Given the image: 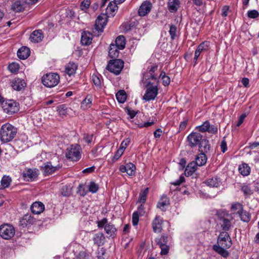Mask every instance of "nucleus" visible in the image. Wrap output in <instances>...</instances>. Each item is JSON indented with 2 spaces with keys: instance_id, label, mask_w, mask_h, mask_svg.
Segmentation results:
<instances>
[{
  "instance_id": "nucleus-30",
  "label": "nucleus",
  "mask_w": 259,
  "mask_h": 259,
  "mask_svg": "<svg viewBox=\"0 0 259 259\" xmlns=\"http://www.w3.org/2000/svg\"><path fill=\"white\" fill-rule=\"evenodd\" d=\"M93 97L91 95H88L81 103V108L85 110L92 105Z\"/></svg>"
},
{
  "instance_id": "nucleus-37",
  "label": "nucleus",
  "mask_w": 259,
  "mask_h": 259,
  "mask_svg": "<svg viewBox=\"0 0 259 259\" xmlns=\"http://www.w3.org/2000/svg\"><path fill=\"white\" fill-rule=\"evenodd\" d=\"M116 4L114 1V3L110 2L109 3L106 10V14L112 17L114 16V13L117 10Z\"/></svg>"
},
{
  "instance_id": "nucleus-8",
  "label": "nucleus",
  "mask_w": 259,
  "mask_h": 259,
  "mask_svg": "<svg viewBox=\"0 0 259 259\" xmlns=\"http://www.w3.org/2000/svg\"><path fill=\"white\" fill-rule=\"evenodd\" d=\"M2 108L4 111L9 114L17 112L19 110V105L16 101L10 100L2 102Z\"/></svg>"
},
{
  "instance_id": "nucleus-59",
  "label": "nucleus",
  "mask_w": 259,
  "mask_h": 259,
  "mask_svg": "<svg viewBox=\"0 0 259 259\" xmlns=\"http://www.w3.org/2000/svg\"><path fill=\"white\" fill-rule=\"evenodd\" d=\"M220 146L222 152L225 153L227 150V145L225 138H224L223 140L222 141Z\"/></svg>"
},
{
  "instance_id": "nucleus-22",
  "label": "nucleus",
  "mask_w": 259,
  "mask_h": 259,
  "mask_svg": "<svg viewBox=\"0 0 259 259\" xmlns=\"http://www.w3.org/2000/svg\"><path fill=\"white\" fill-rule=\"evenodd\" d=\"M255 184L253 182L251 184L244 183L242 185L241 189L245 196H248L253 194Z\"/></svg>"
},
{
  "instance_id": "nucleus-12",
  "label": "nucleus",
  "mask_w": 259,
  "mask_h": 259,
  "mask_svg": "<svg viewBox=\"0 0 259 259\" xmlns=\"http://www.w3.org/2000/svg\"><path fill=\"white\" fill-rule=\"evenodd\" d=\"M203 139V136L198 132H192L187 137L189 145L191 147L198 145Z\"/></svg>"
},
{
  "instance_id": "nucleus-47",
  "label": "nucleus",
  "mask_w": 259,
  "mask_h": 259,
  "mask_svg": "<svg viewBox=\"0 0 259 259\" xmlns=\"http://www.w3.org/2000/svg\"><path fill=\"white\" fill-rule=\"evenodd\" d=\"M126 172L129 176H133L135 174L136 166L132 163H128L126 164Z\"/></svg>"
},
{
  "instance_id": "nucleus-63",
  "label": "nucleus",
  "mask_w": 259,
  "mask_h": 259,
  "mask_svg": "<svg viewBox=\"0 0 259 259\" xmlns=\"http://www.w3.org/2000/svg\"><path fill=\"white\" fill-rule=\"evenodd\" d=\"M185 181V178L181 176L180 177L179 179L176 181H175L174 182L172 183V184L175 186L179 185L181 184H182L183 182H184Z\"/></svg>"
},
{
  "instance_id": "nucleus-58",
  "label": "nucleus",
  "mask_w": 259,
  "mask_h": 259,
  "mask_svg": "<svg viewBox=\"0 0 259 259\" xmlns=\"http://www.w3.org/2000/svg\"><path fill=\"white\" fill-rule=\"evenodd\" d=\"M156 241L159 245L166 244L167 237L166 236H162L160 238L156 239Z\"/></svg>"
},
{
  "instance_id": "nucleus-5",
  "label": "nucleus",
  "mask_w": 259,
  "mask_h": 259,
  "mask_svg": "<svg viewBox=\"0 0 259 259\" xmlns=\"http://www.w3.org/2000/svg\"><path fill=\"white\" fill-rule=\"evenodd\" d=\"M60 77L55 73H50L44 75L41 78L42 84L48 88H52L58 84Z\"/></svg>"
},
{
  "instance_id": "nucleus-48",
  "label": "nucleus",
  "mask_w": 259,
  "mask_h": 259,
  "mask_svg": "<svg viewBox=\"0 0 259 259\" xmlns=\"http://www.w3.org/2000/svg\"><path fill=\"white\" fill-rule=\"evenodd\" d=\"M11 182V178L8 176H4L1 180V188H6L9 186Z\"/></svg>"
},
{
  "instance_id": "nucleus-2",
  "label": "nucleus",
  "mask_w": 259,
  "mask_h": 259,
  "mask_svg": "<svg viewBox=\"0 0 259 259\" xmlns=\"http://www.w3.org/2000/svg\"><path fill=\"white\" fill-rule=\"evenodd\" d=\"M146 84L147 88L146 93L143 97V99L146 101H150L155 99L158 93L157 85L158 82H144Z\"/></svg>"
},
{
  "instance_id": "nucleus-52",
  "label": "nucleus",
  "mask_w": 259,
  "mask_h": 259,
  "mask_svg": "<svg viewBox=\"0 0 259 259\" xmlns=\"http://www.w3.org/2000/svg\"><path fill=\"white\" fill-rule=\"evenodd\" d=\"M247 16L249 18L255 19L259 16V13L255 10H250L247 12Z\"/></svg>"
},
{
  "instance_id": "nucleus-32",
  "label": "nucleus",
  "mask_w": 259,
  "mask_h": 259,
  "mask_svg": "<svg viewBox=\"0 0 259 259\" xmlns=\"http://www.w3.org/2000/svg\"><path fill=\"white\" fill-rule=\"evenodd\" d=\"M205 184L210 187H218L221 185V182L218 177H214L208 179Z\"/></svg>"
},
{
  "instance_id": "nucleus-27",
  "label": "nucleus",
  "mask_w": 259,
  "mask_h": 259,
  "mask_svg": "<svg viewBox=\"0 0 259 259\" xmlns=\"http://www.w3.org/2000/svg\"><path fill=\"white\" fill-rule=\"evenodd\" d=\"M169 205V198L165 195L162 196L158 202L157 206L161 210L164 211L166 209V207Z\"/></svg>"
},
{
  "instance_id": "nucleus-6",
  "label": "nucleus",
  "mask_w": 259,
  "mask_h": 259,
  "mask_svg": "<svg viewBox=\"0 0 259 259\" xmlns=\"http://www.w3.org/2000/svg\"><path fill=\"white\" fill-rule=\"evenodd\" d=\"M80 153L81 148L79 145L78 144L71 145L67 149L66 157L71 161H77L80 158Z\"/></svg>"
},
{
  "instance_id": "nucleus-46",
  "label": "nucleus",
  "mask_w": 259,
  "mask_h": 259,
  "mask_svg": "<svg viewBox=\"0 0 259 259\" xmlns=\"http://www.w3.org/2000/svg\"><path fill=\"white\" fill-rule=\"evenodd\" d=\"M116 97L119 102L123 103L126 100V95L124 91L120 90L116 93Z\"/></svg>"
},
{
  "instance_id": "nucleus-41",
  "label": "nucleus",
  "mask_w": 259,
  "mask_h": 259,
  "mask_svg": "<svg viewBox=\"0 0 259 259\" xmlns=\"http://www.w3.org/2000/svg\"><path fill=\"white\" fill-rule=\"evenodd\" d=\"M239 172L243 176H247L249 175L250 168L246 163H243L240 165L238 168Z\"/></svg>"
},
{
  "instance_id": "nucleus-29",
  "label": "nucleus",
  "mask_w": 259,
  "mask_h": 259,
  "mask_svg": "<svg viewBox=\"0 0 259 259\" xmlns=\"http://www.w3.org/2000/svg\"><path fill=\"white\" fill-rule=\"evenodd\" d=\"M42 168L44 175L47 176L52 174L58 169V167L53 166L51 162H47L45 164V166Z\"/></svg>"
},
{
  "instance_id": "nucleus-35",
  "label": "nucleus",
  "mask_w": 259,
  "mask_h": 259,
  "mask_svg": "<svg viewBox=\"0 0 259 259\" xmlns=\"http://www.w3.org/2000/svg\"><path fill=\"white\" fill-rule=\"evenodd\" d=\"M197 166L195 162H192L190 163L186 167L185 170V175L187 177L191 176L196 170Z\"/></svg>"
},
{
  "instance_id": "nucleus-3",
  "label": "nucleus",
  "mask_w": 259,
  "mask_h": 259,
  "mask_svg": "<svg viewBox=\"0 0 259 259\" xmlns=\"http://www.w3.org/2000/svg\"><path fill=\"white\" fill-rule=\"evenodd\" d=\"M97 226L99 228H104V230L107 235V237H114L116 235L117 230L114 225L111 223H108V219L103 218L100 221L97 222Z\"/></svg>"
},
{
  "instance_id": "nucleus-17",
  "label": "nucleus",
  "mask_w": 259,
  "mask_h": 259,
  "mask_svg": "<svg viewBox=\"0 0 259 259\" xmlns=\"http://www.w3.org/2000/svg\"><path fill=\"white\" fill-rule=\"evenodd\" d=\"M22 175L25 180L32 181L37 177V173L35 169L29 168L24 171Z\"/></svg>"
},
{
  "instance_id": "nucleus-7",
  "label": "nucleus",
  "mask_w": 259,
  "mask_h": 259,
  "mask_svg": "<svg viewBox=\"0 0 259 259\" xmlns=\"http://www.w3.org/2000/svg\"><path fill=\"white\" fill-rule=\"evenodd\" d=\"M124 62L120 59L110 60L106 67L110 72L116 74H119L123 69Z\"/></svg>"
},
{
  "instance_id": "nucleus-16",
  "label": "nucleus",
  "mask_w": 259,
  "mask_h": 259,
  "mask_svg": "<svg viewBox=\"0 0 259 259\" xmlns=\"http://www.w3.org/2000/svg\"><path fill=\"white\" fill-rule=\"evenodd\" d=\"M144 204L141 203L140 205L138 207L137 210L135 211L133 214L132 223L134 226H136L138 224L139 217L143 216L145 213Z\"/></svg>"
},
{
  "instance_id": "nucleus-31",
  "label": "nucleus",
  "mask_w": 259,
  "mask_h": 259,
  "mask_svg": "<svg viewBox=\"0 0 259 259\" xmlns=\"http://www.w3.org/2000/svg\"><path fill=\"white\" fill-rule=\"evenodd\" d=\"M224 248L225 247L223 246H221V245L219 244L214 245L212 246V249L214 251L220 254L222 256L226 258L229 256V253Z\"/></svg>"
},
{
  "instance_id": "nucleus-1",
  "label": "nucleus",
  "mask_w": 259,
  "mask_h": 259,
  "mask_svg": "<svg viewBox=\"0 0 259 259\" xmlns=\"http://www.w3.org/2000/svg\"><path fill=\"white\" fill-rule=\"evenodd\" d=\"M17 128L9 123L3 124L0 128V140L3 143L12 141L16 137Z\"/></svg>"
},
{
  "instance_id": "nucleus-4",
  "label": "nucleus",
  "mask_w": 259,
  "mask_h": 259,
  "mask_svg": "<svg viewBox=\"0 0 259 259\" xmlns=\"http://www.w3.org/2000/svg\"><path fill=\"white\" fill-rule=\"evenodd\" d=\"M158 69V66L157 65H151L148 67L146 71L143 73V79L142 80L143 82H158V76L155 72Z\"/></svg>"
},
{
  "instance_id": "nucleus-26",
  "label": "nucleus",
  "mask_w": 259,
  "mask_h": 259,
  "mask_svg": "<svg viewBox=\"0 0 259 259\" xmlns=\"http://www.w3.org/2000/svg\"><path fill=\"white\" fill-rule=\"evenodd\" d=\"M30 50L27 47H22L17 52V56L20 59L24 60L30 55Z\"/></svg>"
},
{
  "instance_id": "nucleus-20",
  "label": "nucleus",
  "mask_w": 259,
  "mask_h": 259,
  "mask_svg": "<svg viewBox=\"0 0 259 259\" xmlns=\"http://www.w3.org/2000/svg\"><path fill=\"white\" fill-rule=\"evenodd\" d=\"M151 4L149 2L143 3L139 10V14L140 16H145L148 14L151 9Z\"/></svg>"
},
{
  "instance_id": "nucleus-64",
  "label": "nucleus",
  "mask_w": 259,
  "mask_h": 259,
  "mask_svg": "<svg viewBox=\"0 0 259 259\" xmlns=\"http://www.w3.org/2000/svg\"><path fill=\"white\" fill-rule=\"evenodd\" d=\"M78 259H88L87 253L84 251H81L77 256Z\"/></svg>"
},
{
  "instance_id": "nucleus-28",
  "label": "nucleus",
  "mask_w": 259,
  "mask_h": 259,
  "mask_svg": "<svg viewBox=\"0 0 259 259\" xmlns=\"http://www.w3.org/2000/svg\"><path fill=\"white\" fill-rule=\"evenodd\" d=\"M179 0H168L167 7L168 10L171 13H175L180 7Z\"/></svg>"
},
{
  "instance_id": "nucleus-25",
  "label": "nucleus",
  "mask_w": 259,
  "mask_h": 259,
  "mask_svg": "<svg viewBox=\"0 0 259 259\" xmlns=\"http://www.w3.org/2000/svg\"><path fill=\"white\" fill-rule=\"evenodd\" d=\"M92 41V34L88 31H83L81 33V43L83 45L88 46L90 45Z\"/></svg>"
},
{
  "instance_id": "nucleus-39",
  "label": "nucleus",
  "mask_w": 259,
  "mask_h": 259,
  "mask_svg": "<svg viewBox=\"0 0 259 259\" xmlns=\"http://www.w3.org/2000/svg\"><path fill=\"white\" fill-rule=\"evenodd\" d=\"M77 68V66L76 64L73 62H70L65 67V71L69 76L74 74Z\"/></svg>"
},
{
  "instance_id": "nucleus-44",
  "label": "nucleus",
  "mask_w": 259,
  "mask_h": 259,
  "mask_svg": "<svg viewBox=\"0 0 259 259\" xmlns=\"http://www.w3.org/2000/svg\"><path fill=\"white\" fill-rule=\"evenodd\" d=\"M241 220L244 222H248L250 220V215L246 211H244L243 209L237 212Z\"/></svg>"
},
{
  "instance_id": "nucleus-49",
  "label": "nucleus",
  "mask_w": 259,
  "mask_h": 259,
  "mask_svg": "<svg viewBox=\"0 0 259 259\" xmlns=\"http://www.w3.org/2000/svg\"><path fill=\"white\" fill-rule=\"evenodd\" d=\"M88 188L89 189V191L92 193H96L99 189L98 185L94 182H91L88 186Z\"/></svg>"
},
{
  "instance_id": "nucleus-60",
  "label": "nucleus",
  "mask_w": 259,
  "mask_h": 259,
  "mask_svg": "<svg viewBox=\"0 0 259 259\" xmlns=\"http://www.w3.org/2000/svg\"><path fill=\"white\" fill-rule=\"evenodd\" d=\"M58 111L60 114L65 115L66 114V108L65 105H61L58 107Z\"/></svg>"
},
{
  "instance_id": "nucleus-11",
  "label": "nucleus",
  "mask_w": 259,
  "mask_h": 259,
  "mask_svg": "<svg viewBox=\"0 0 259 259\" xmlns=\"http://www.w3.org/2000/svg\"><path fill=\"white\" fill-rule=\"evenodd\" d=\"M218 244L228 248L232 245V241L229 234L227 232H222L220 234L218 240Z\"/></svg>"
},
{
  "instance_id": "nucleus-24",
  "label": "nucleus",
  "mask_w": 259,
  "mask_h": 259,
  "mask_svg": "<svg viewBox=\"0 0 259 259\" xmlns=\"http://www.w3.org/2000/svg\"><path fill=\"white\" fill-rule=\"evenodd\" d=\"M94 243L98 246L104 245L105 241V237L102 233H98L94 235L93 237Z\"/></svg>"
},
{
  "instance_id": "nucleus-56",
  "label": "nucleus",
  "mask_w": 259,
  "mask_h": 259,
  "mask_svg": "<svg viewBox=\"0 0 259 259\" xmlns=\"http://www.w3.org/2000/svg\"><path fill=\"white\" fill-rule=\"evenodd\" d=\"M106 253V250L104 248H101L98 249L97 257L98 259H105L104 255Z\"/></svg>"
},
{
  "instance_id": "nucleus-61",
  "label": "nucleus",
  "mask_w": 259,
  "mask_h": 259,
  "mask_svg": "<svg viewBox=\"0 0 259 259\" xmlns=\"http://www.w3.org/2000/svg\"><path fill=\"white\" fill-rule=\"evenodd\" d=\"M161 248V253L163 255L166 254L168 252V247L166 244L159 245Z\"/></svg>"
},
{
  "instance_id": "nucleus-21",
  "label": "nucleus",
  "mask_w": 259,
  "mask_h": 259,
  "mask_svg": "<svg viewBox=\"0 0 259 259\" xmlns=\"http://www.w3.org/2000/svg\"><path fill=\"white\" fill-rule=\"evenodd\" d=\"M30 209L33 213L40 214L44 210L45 205L41 202L36 201L32 204Z\"/></svg>"
},
{
  "instance_id": "nucleus-33",
  "label": "nucleus",
  "mask_w": 259,
  "mask_h": 259,
  "mask_svg": "<svg viewBox=\"0 0 259 259\" xmlns=\"http://www.w3.org/2000/svg\"><path fill=\"white\" fill-rule=\"evenodd\" d=\"M25 9L24 3L20 1H17L11 6V10L18 13L23 11Z\"/></svg>"
},
{
  "instance_id": "nucleus-38",
  "label": "nucleus",
  "mask_w": 259,
  "mask_h": 259,
  "mask_svg": "<svg viewBox=\"0 0 259 259\" xmlns=\"http://www.w3.org/2000/svg\"><path fill=\"white\" fill-rule=\"evenodd\" d=\"M125 37L123 35H119L116 37L115 43L113 44L116 45L120 50H123L125 48Z\"/></svg>"
},
{
  "instance_id": "nucleus-55",
  "label": "nucleus",
  "mask_w": 259,
  "mask_h": 259,
  "mask_svg": "<svg viewBox=\"0 0 259 259\" xmlns=\"http://www.w3.org/2000/svg\"><path fill=\"white\" fill-rule=\"evenodd\" d=\"M231 209L234 212L237 210L240 211L242 209V205L238 202L233 203L232 204Z\"/></svg>"
},
{
  "instance_id": "nucleus-15",
  "label": "nucleus",
  "mask_w": 259,
  "mask_h": 259,
  "mask_svg": "<svg viewBox=\"0 0 259 259\" xmlns=\"http://www.w3.org/2000/svg\"><path fill=\"white\" fill-rule=\"evenodd\" d=\"M107 16L105 15H100L98 17L95 22V29L99 32L103 31V29L106 25Z\"/></svg>"
},
{
  "instance_id": "nucleus-9",
  "label": "nucleus",
  "mask_w": 259,
  "mask_h": 259,
  "mask_svg": "<svg viewBox=\"0 0 259 259\" xmlns=\"http://www.w3.org/2000/svg\"><path fill=\"white\" fill-rule=\"evenodd\" d=\"M15 234L14 227L9 224H4L0 227V235L5 239L12 238Z\"/></svg>"
},
{
  "instance_id": "nucleus-51",
  "label": "nucleus",
  "mask_w": 259,
  "mask_h": 259,
  "mask_svg": "<svg viewBox=\"0 0 259 259\" xmlns=\"http://www.w3.org/2000/svg\"><path fill=\"white\" fill-rule=\"evenodd\" d=\"M90 5H91L90 0H84L81 3L80 6V9L82 11H86L89 8Z\"/></svg>"
},
{
  "instance_id": "nucleus-54",
  "label": "nucleus",
  "mask_w": 259,
  "mask_h": 259,
  "mask_svg": "<svg viewBox=\"0 0 259 259\" xmlns=\"http://www.w3.org/2000/svg\"><path fill=\"white\" fill-rule=\"evenodd\" d=\"M131 142V139L129 138H127L125 139H124L121 143L120 147V149H122L123 151L126 149V148L127 147V146L130 144Z\"/></svg>"
},
{
  "instance_id": "nucleus-43",
  "label": "nucleus",
  "mask_w": 259,
  "mask_h": 259,
  "mask_svg": "<svg viewBox=\"0 0 259 259\" xmlns=\"http://www.w3.org/2000/svg\"><path fill=\"white\" fill-rule=\"evenodd\" d=\"M102 76L98 73H95L92 76V80L94 84L97 87H100L101 85Z\"/></svg>"
},
{
  "instance_id": "nucleus-36",
  "label": "nucleus",
  "mask_w": 259,
  "mask_h": 259,
  "mask_svg": "<svg viewBox=\"0 0 259 259\" xmlns=\"http://www.w3.org/2000/svg\"><path fill=\"white\" fill-rule=\"evenodd\" d=\"M119 50H120L119 48L116 45L111 44L109 50V56L112 58H117L119 56Z\"/></svg>"
},
{
  "instance_id": "nucleus-18",
  "label": "nucleus",
  "mask_w": 259,
  "mask_h": 259,
  "mask_svg": "<svg viewBox=\"0 0 259 259\" xmlns=\"http://www.w3.org/2000/svg\"><path fill=\"white\" fill-rule=\"evenodd\" d=\"M26 85V83L24 80L21 78H15L12 81V87L16 91H21L24 89Z\"/></svg>"
},
{
  "instance_id": "nucleus-42",
  "label": "nucleus",
  "mask_w": 259,
  "mask_h": 259,
  "mask_svg": "<svg viewBox=\"0 0 259 259\" xmlns=\"http://www.w3.org/2000/svg\"><path fill=\"white\" fill-rule=\"evenodd\" d=\"M209 142L205 139H203L200 144L198 145L199 146V150L201 153H204L207 152L209 149V145L208 144Z\"/></svg>"
},
{
  "instance_id": "nucleus-62",
  "label": "nucleus",
  "mask_w": 259,
  "mask_h": 259,
  "mask_svg": "<svg viewBox=\"0 0 259 259\" xmlns=\"http://www.w3.org/2000/svg\"><path fill=\"white\" fill-rule=\"evenodd\" d=\"M123 152L124 151L123 150H122V149H120V148H119L117 150L116 153L115 154V155L113 157V159L115 160H117L119 157H121V156L122 155Z\"/></svg>"
},
{
  "instance_id": "nucleus-34",
  "label": "nucleus",
  "mask_w": 259,
  "mask_h": 259,
  "mask_svg": "<svg viewBox=\"0 0 259 259\" xmlns=\"http://www.w3.org/2000/svg\"><path fill=\"white\" fill-rule=\"evenodd\" d=\"M220 224L222 229L225 231V232L229 230L232 226L231 221L229 219L223 217L220 218Z\"/></svg>"
},
{
  "instance_id": "nucleus-10",
  "label": "nucleus",
  "mask_w": 259,
  "mask_h": 259,
  "mask_svg": "<svg viewBox=\"0 0 259 259\" xmlns=\"http://www.w3.org/2000/svg\"><path fill=\"white\" fill-rule=\"evenodd\" d=\"M37 220L31 214L27 213L20 219L19 226L22 228H30L36 225Z\"/></svg>"
},
{
  "instance_id": "nucleus-19",
  "label": "nucleus",
  "mask_w": 259,
  "mask_h": 259,
  "mask_svg": "<svg viewBox=\"0 0 259 259\" xmlns=\"http://www.w3.org/2000/svg\"><path fill=\"white\" fill-rule=\"evenodd\" d=\"M163 220L160 216H156L152 222L153 230L155 233H159L162 229Z\"/></svg>"
},
{
  "instance_id": "nucleus-40",
  "label": "nucleus",
  "mask_w": 259,
  "mask_h": 259,
  "mask_svg": "<svg viewBox=\"0 0 259 259\" xmlns=\"http://www.w3.org/2000/svg\"><path fill=\"white\" fill-rule=\"evenodd\" d=\"M195 163L198 166H201L204 165L207 161V158L204 153L199 154L196 158Z\"/></svg>"
},
{
  "instance_id": "nucleus-13",
  "label": "nucleus",
  "mask_w": 259,
  "mask_h": 259,
  "mask_svg": "<svg viewBox=\"0 0 259 259\" xmlns=\"http://www.w3.org/2000/svg\"><path fill=\"white\" fill-rule=\"evenodd\" d=\"M209 49V42L208 41H203L197 47L195 52L194 61L196 63L197 60L201 54L206 52Z\"/></svg>"
},
{
  "instance_id": "nucleus-50",
  "label": "nucleus",
  "mask_w": 259,
  "mask_h": 259,
  "mask_svg": "<svg viewBox=\"0 0 259 259\" xmlns=\"http://www.w3.org/2000/svg\"><path fill=\"white\" fill-rule=\"evenodd\" d=\"M8 69L12 73L17 72L19 69V65L16 63H12L8 66Z\"/></svg>"
},
{
  "instance_id": "nucleus-57",
  "label": "nucleus",
  "mask_w": 259,
  "mask_h": 259,
  "mask_svg": "<svg viewBox=\"0 0 259 259\" xmlns=\"http://www.w3.org/2000/svg\"><path fill=\"white\" fill-rule=\"evenodd\" d=\"M93 134H85L83 135V139L88 144H91L93 141Z\"/></svg>"
},
{
  "instance_id": "nucleus-14",
  "label": "nucleus",
  "mask_w": 259,
  "mask_h": 259,
  "mask_svg": "<svg viewBox=\"0 0 259 259\" xmlns=\"http://www.w3.org/2000/svg\"><path fill=\"white\" fill-rule=\"evenodd\" d=\"M196 128L199 132H208L209 133L215 134L218 133V128L214 125H210L208 121H205L202 125L198 126Z\"/></svg>"
},
{
  "instance_id": "nucleus-23",
  "label": "nucleus",
  "mask_w": 259,
  "mask_h": 259,
  "mask_svg": "<svg viewBox=\"0 0 259 259\" xmlns=\"http://www.w3.org/2000/svg\"><path fill=\"white\" fill-rule=\"evenodd\" d=\"M44 35L41 30H36L32 32L30 36L31 41L33 42H39L42 40Z\"/></svg>"
},
{
  "instance_id": "nucleus-53",
  "label": "nucleus",
  "mask_w": 259,
  "mask_h": 259,
  "mask_svg": "<svg viewBox=\"0 0 259 259\" xmlns=\"http://www.w3.org/2000/svg\"><path fill=\"white\" fill-rule=\"evenodd\" d=\"M177 27L174 25H171L170 26L169 33L170 35V38L172 40H174L176 36Z\"/></svg>"
},
{
  "instance_id": "nucleus-45",
  "label": "nucleus",
  "mask_w": 259,
  "mask_h": 259,
  "mask_svg": "<svg viewBox=\"0 0 259 259\" xmlns=\"http://www.w3.org/2000/svg\"><path fill=\"white\" fill-rule=\"evenodd\" d=\"M148 192L149 189L148 188H146L144 191H141L140 193L137 203L144 204L146 201Z\"/></svg>"
}]
</instances>
